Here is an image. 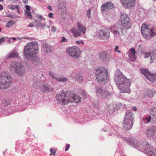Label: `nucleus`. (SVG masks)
I'll return each mask as SVG.
<instances>
[{
  "label": "nucleus",
  "instance_id": "9",
  "mask_svg": "<svg viewBox=\"0 0 156 156\" xmlns=\"http://www.w3.org/2000/svg\"><path fill=\"white\" fill-rule=\"evenodd\" d=\"M121 22L122 27L128 29L131 27V23L129 20V17L123 13L121 14Z\"/></svg>",
  "mask_w": 156,
  "mask_h": 156
},
{
  "label": "nucleus",
  "instance_id": "27",
  "mask_svg": "<svg viewBox=\"0 0 156 156\" xmlns=\"http://www.w3.org/2000/svg\"><path fill=\"white\" fill-rule=\"evenodd\" d=\"M18 55V54L16 52L14 51L8 54L6 58L7 59H9L10 58L16 57Z\"/></svg>",
  "mask_w": 156,
  "mask_h": 156
},
{
  "label": "nucleus",
  "instance_id": "55",
  "mask_svg": "<svg viewBox=\"0 0 156 156\" xmlns=\"http://www.w3.org/2000/svg\"><path fill=\"white\" fill-rule=\"evenodd\" d=\"M133 109L135 111H136L137 110V108L136 107H133Z\"/></svg>",
  "mask_w": 156,
  "mask_h": 156
},
{
  "label": "nucleus",
  "instance_id": "42",
  "mask_svg": "<svg viewBox=\"0 0 156 156\" xmlns=\"http://www.w3.org/2000/svg\"><path fill=\"white\" fill-rule=\"evenodd\" d=\"M81 94L82 96H83V97L86 98L87 97V93L84 91H83Z\"/></svg>",
  "mask_w": 156,
  "mask_h": 156
},
{
  "label": "nucleus",
  "instance_id": "28",
  "mask_svg": "<svg viewBox=\"0 0 156 156\" xmlns=\"http://www.w3.org/2000/svg\"><path fill=\"white\" fill-rule=\"evenodd\" d=\"M147 92V95L151 98L153 97L156 94V92L153 90H148Z\"/></svg>",
  "mask_w": 156,
  "mask_h": 156
},
{
  "label": "nucleus",
  "instance_id": "34",
  "mask_svg": "<svg viewBox=\"0 0 156 156\" xmlns=\"http://www.w3.org/2000/svg\"><path fill=\"white\" fill-rule=\"evenodd\" d=\"M50 151L51 152L50 155H53L54 156H55V153H56V150L55 149H50Z\"/></svg>",
  "mask_w": 156,
  "mask_h": 156
},
{
  "label": "nucleus",
  "instance_id": "49",
  "mask_svg": "<svg viewBox=\"0 0 156 156\" xmlns=\"http://www.w3.org/2000/svg\"><path fill=\"white\" fill-rule=\"evenodd\" d=\"M5 39L4 37H2L0 39V44L3 42L5 41Z\"/></svg>",
  "mask_w": 156,
  "mask_h": 156
},
{
  "label": "nucleus",
  "instance_id": "11",
  "mask_svg": "<svg viewBox=\"0 0 156 156\" xmlns=\"http://www.w3.org/2000/svg\"><path fill=\"white\" fill-rule=\"evenodd\" d=\"M99 38L104 40L105 41H108L109 37L110 32L106 28H104L99 31Z\"/></svg>",
  "mask_w": 156,
  "mask_h": 156
},
{
  "label": "nucleus",
  "instance_id": "14",
  "mask_svg": "<svg viewBox=\"0 0 156 156\" xmlns=\"http://www.w3.org/2000/svg\"><path fill=\"white\" fill-rule=\"evenodd\" d=\"M156 132V126H152L145 131L146 136L148 137L153 136Z\"/></svg>",
  "mask_w": 156,
  "mask_h": 156
},
{
  "label": "nucleus",
  "instance_id": "54",
  "mask_svg": "<svg viewBox=\"0 0 156 156\" xmlns=\"http://www.w3.org/2000/svg\"><path fill=\"white\" fill-rule=\"evenodd\" d=\"M48 8L51 11L52 10V8L50 6H49V5L48 6Z\"/></svg>",
  "mask_w": 156,
  "mask_h": 156
},
{
  "label": "nucleus",
  "instance_id": "5",
  "mask_svg": "<svg viewBox=\"0 0 156 156\" xmlns=\"http://www.w3.org/2000/svg\"><path fill=\"white\" fill-rule=\"evenodd\" d=\"M11 76L7 73L3 72L0 75V88L4 89L7 88L12 81Z\"/></svg>",
  "mask_w": 156,
  "mask_h": 156
},
{
  "label": "nucleus",
  "instance_id": "64",
  "mask_svg": "<svg viewBox=\"0 0 156 156\" xmlns=\"http://www.w3.org/2000/svg\"><path fill=\"white\" fill-rule=\"evenodd\" d=\"M1 31V28H0V32Z\"/></svg>",
  "mask_w": 156,
  "mask_h": 156
},
{
  "label": "nucleus",
  "instance_id": "23",
  "mask_svg": "<svg viewBox=\"0 0 156 156\" xmlns=\"http://www.w3.org/2000/svg\"><path fill=\"white\" fill-rule=\"evenodd\" d=\"M136 51L134 49L131 48L129 50V56L131 61H134L136 59Z\"/></svg>",
  "mask_w": 156,
  "mask_h": 156
},
{
  "label": "nucleus",
  "instance_id": "10",
  "mask_svg": "<svg viewBox=\"0 0 156 156\" xmlns=\"http://www.w3.org/2000/svg\"><path fill=\"white\" fill-rule=\"evenodd\" d=\"M67 52L70 56L78 58L81 54L80 48L76 46H73L69 48L67 51Z\"/></svg>",
  "mask_w": 156,
  "mask_h": 156
},
{
  "label": "nucleus",
  "instance_id": "3",
  "mask_svg": "<svg viewBox=\"0 0 156 156\" xmlns=\"http://www.w3.org/2000/svg\"><path fill=\"white\" fill-rule=\"evenodd\" d=\"M38 49V44L32 42L26 45L24 49V55L26 58H32L33 55L37 52Z\"/></svg>",
  "mask_w": 156,
  "mask_h": 156
},
{
  "label": "nucleus",
  "instance_id": "40",
  "mask_svg": "<svg viewBox=\"0 0 156 156\" xmlns=\"http://www.w3.org/2000/svg\"><path fill=\"white\" fill-rule=\"evenodd\" d=\"M4 103L5 104V106H7L10 103V101L7 100H4Z\"/></svg>",
  "mask_w": 156,
  "mask_h": 156
},
{
  "label": "nucleus",
  "instance_id": "31",
  "mask_svg": "<svg viewBox=\"0 0 156 156\" xmlns=\"http://www.w3.org/2000/svg\"><path fill=\"white\" fill-rule=\"evenodd\" d=\"M151 120V116H149L148 117H146L145 118L143 119V122L145 124H147L149 123Z\"/></svg>",
  "mask_w": 156,
  "mask_h": 156
},
{
  "label": "nucleus",
  "instance_id": "36",
  "mask_svg": "<svg viewBox=\"0 0 156 156\" xmlns=\"http://www.w3.org/2000/svg\"><path fill=\"white\" fill-rule=\"evenodd\" d=\"M25 13L27 16L28 18H30L32 17V16L30 11H26Z\"/></svg>",
  "mask_w": 156,
  "mask_h": 156
},
{
  "label": "nucleus",
  "instance_id": "39",
  "mask_svg": "<svg viewBox=\"0 0 156 156\" xmlns=\"http://www.w3.org/2000/svg\"><path fill=\"white\" fill-rule=\"evenodd\" d=\"M114 106L113 105H108L107 107V109L109 110H112L114 108Z\"/></svg>",
  "mask_w": 156,
  "mask_h": 156
},
{
  "label": "nucleus",
  "instance_id": "50",
  "mask_svg": "<svg viewBox=\"0 0 156 156\" xmlns=\"http://www.w3.org/2000/svg\"><path fill=\"white\" fill-rule=\"evenodd\" d=\"M34 26V24L32 22H31L28 25V27H33Z\"/></svg>",
  "mask_w": 156,
  "mask_h": 156
},
{
  "label": "nucleus",
  "instance_id": "35",
  "mask_svg": "<svg viewBox=\"0 0 156 156\" xmlns=\"http://www.w3.org/2000/svg\"><path fill=\"white\" fill-rule=\"evenodd\" d=\"M156 58V54H154V55H152L151 58V61L150 63H152L154 61V60Z\"/></svg>",
  "mask_w": 156,
  "mask_h": 156
},
{
  "label": "nucleus",
  "instance_id": "53",
  "mask_svg": "<svg viewBox=\"0 0 156 156\" xmlns=\"http://www.w3.org/2000/svg\"><path fill=\"white\" fill-rule=\"evenodd\" d=\"M23 2L25 4H27L28 2V1L27 0H24Z\"/></svg>",
  "mask_w": 156,
  "mask_h": 156
},
{
  "label": "nucleus",
  "instance_id": "45",
  "mask_svg": "<svg viewBox=\"0 0 156 156\" xmlns=\"http://www.w3.org/2000/svg\"><path fill=\"white\" fill-rule=\"evenodd\" d=\"M56 30V28L55 27L53 26L52 27L51 31L52 32H55Z\"/></svg>",
  "mask_w": 156,
  "mask_h": 156
},
{
  "label": "nucleus",
  "instance_id": "15",
  "mask_svg": "<svg viewBox=\"0 0 156 156\" xmlns=\"http://www.w3.org/2000/svg\"><path fill=\"white\" fill-rule=\"evenodd\" d=\"M126 31V30L124 28V27H121L116 28L112 31V32L114 36L119 37H120Z\"/></svg>",
  "mask_w": 156,
  "mask_h": 156
},
{
  "label": "nucleus",
  "instance_id": "13",
  "mask_svg": "<svg viewBox=\"0 0 156 156\" xmlns=\"http://www.w3.org/2000/svg\"><path fill=\"white\" fill-rule=\"evenodd\" d=\"M141 72L147 79L152 82L156 80V74H152L148 70L145 69H142Z\"/></svg>",
  "mask_w": 156,
  "mask_h": 156
},
{
  "label": "nucleus",
  "instance_id": "20",
  "mask_svg": "<svg viewBox=\"0 0 156 156\" xmlns=\"http://www.w3.org/2000/svg\"><path fill=\"white\" fill-rule=\"evenodd\" d=\"M70 32L72 33L73 36L75 37H77L81 35L80 32L75 27L71 28Z\"/></svg>",
  "mask_w": 156,
  "mask_h": 156
},
{
  "label": "nucleus",
  "instance_id": "48",
  "mask_svg": "<svg viewBox=\"0 0 156 156\" xmlns=\"http://www.w3.org/2000/svg\"><path fill=\"white\" fill-rule=\"evenodd\" d=\"M70 147V145L69 144H67L66 146V148L65 149V151H68L69 149V148Z\"/></svg>",
  "mask_w": 156,
  "mask_h": 156
},
{
  "label": "nucleus",
  "instance_id": "62",
  "mask_svg": "<svg viewBox=\"0 0 156 156\" xmlns=\"http://www.w3.org/2000/svg\"><path fill=\"white\" fill-rule=\"evenodd\" d=\"M16 8L17 9V8H18V6L16 5Z\"/></svg>",
  "mask_w": 156,
  "mask_h": 156
},
{
  "label": "nucleus",
  "instance_id": "30",
  "mask_svg": "<svg viewBox=\"0 0 156 156\" xmlns=\"http://www.w3.org/2000/svg\"><path fill=\"white\" fill-rule=\"evenodd\" d=\"M15 23L13 21L10 20L7 23L5 27H9L12 26Z\"/></svg>",
  "mask_w": 156,
  "mask_h": 156
},
{
  "label": "nucleus",
  "instance_id": "60",
  "mask_svg": "<svg viewBox=\"0 0 156 156\" xmlns=\"http://www.w3.org/2000/svg\"><path fill=\"white\" fill-rule=\"evenodd\" d=\"M80 43L81 44H84V42L83 41H80Z\"/></svg>",
  "mask_w": 156,
  "mask_h": 156
},
{
  "label": "nucleus",
  "instance_id": "56",
  "mask_svg": "<svg viewBox=\"0 0 156 156\" xmlns=\"http://www.w3.org/2000/svg\"><path fill=\"white\" fill-rule=\"evenodd\" d=\"M76 44H80V41H76Z\"/></svg>",
  "mask_w": 156,
  "mask_h": 156
},
{
  "label": "nucleus",
  "instance_id": "17",
  "mask_svg": "<svg viewBox=\"0 0 156 156\" xmlns=\"http://www.w3.org/2000/svg\"><path fill=\"white\" fill-rule=\"evenodd\" d=\"M146 151L150 156H156V150L153 146L147 144Z\"/></svg>",
  "mask_w": 156,
  "mask_h": 156
},
{
  "label": "nucleus",
  "instance_id": "41",
  "mask_svg": "<svg viewBox=\"0 0 156 156\" xmlns=\"http://www.w3.org/2000/svg\"><path fill=\"white\" fill-rule=\"evenodd\" d=\"M90 12L91 10L90 9H88L87 11V15L89 18L90 17Z\"/></svg>",
  "mask_w": 156,
  "mask_h": 156
},
{
  "label": "nucleus",
  "instance_id": "46",
  "mask_svg": "<svg viewBox=\"0 0 156 156\" xmlns=\"http://www.w3.org/2000/svg\"><path fill=\"white\" fill-rule=\"evenodd\" d=\"M48 17L51 18H52L53 17V14L52 13H49L48 14Z\"/></svg>",
  "mask_w": 156,
  "mask_h": 156
},
{
  "label": "nucleus",
  "instance_id": "12",
  "mask_svg": "<svg viewBox=\"0 0 156 156\" xmlns=\"http://www.w3.org/2000/svg\"><path fill=\"white\" fill-rule=\"evenodd\" d=\"M36 84H34V87H36V85H37V86H39L40 87L41 90L43 92H49L52 90V88L49 87V85L47 84L43 83H40L37 82Z\"/></svg>",
  "mask_w": 156,
  "mask_h": 156
},
{
  "label": "nucleus",
  "instance_id": "8",
  "mask_svg": "<svg viewBox=\"0 0 156 156\" xmlns=\"http://www.w3.org/2000/svg\"><path fill=\"white\" fill-rule=\"evenodd\" d=\"M11 69H13L15 72L19 76H22L25 72L24 66L22 65H20L16 62H11L9 65Z\"/></svg>",
  "mask_w": 156,
  "mask_h": 156
},
{
  "label": "nucleus",
  "instance_id": "7",
  "mask_svg": "<svg viewBox=\"0 0 156 156\" xmlns=\"http://www.w3.org/2000/svg\"><path fill=\"white\" fill-rule=\"evenodd\" d=\"M133 114L131 112L127 111L126 113L122 123V126L124 129H129L132 128L133 124Z\"/></svg>",
  "mask_w": 156,
  "mask_h": 156
},
{
  "label": "nucleus",
  "instance_id": "51",
  "mask_svg": "<svg viewBox=\"0 0 156 156\" xmlns=\"http://www.w3.org/2000/svg\"><path fill=\"white\" fill-rule=\"evenodd\" d=\"M37 17L38 19L41 20L42 18V16L41 15H37Z\"/></svg>",
  "mask_w": 156,
  "mask_h": 156
},
{
  "label": "nucleus",
  "instance_id": "19",
  "mask_svg": "<svg viewBox=\"0 0 156 156\" xmlns=\"http://www.w3.org/2000/svg\"><path fill=\"white\" fill-rule=\"evenodd\" d=\"M49 75L52 77V79H54L59 82H65L67 80L66 78L63 77H57L54 76V74L51 71L50 72Z\"/></svg>",
  "mask_w": 156,
  "mask_h": 156
},
{
  "label": "nucleus",
  "instance_id": "61",
  "mask_svg": "<svg viewBox=\"0 0 156 156\" xmlns=\"http://www.w3.org/2000/svg\"><path fill=\"white\" fill-rule=\"evenodd\" d=\"M112 134L111 133H109V135L110 136H112Z\"/></svg>",
  "mask_w": 156,
  "mask_h": 156
},
{
  "label": "nucleus",
  "instance_id": "1",
  "mask_svg": "<svg viewBox=\"0 0 156 156\" xmlns=\"http://www.w3.org/2000/svg\"><path fill=\"white\" fill-rule=\"evenodd\" d=\"M114 79L121 93H130L131 91L129 87L132 83L131 80L126 78L119 70L116 71Z\"/></svg>",
  "mask_w": 156,
  "mask_h": 156
},
{
  "label": "nucleus",
  "instance_id": "52",
  "mask_svg": "<svg viewBox=\"0 0 156 156\" xmlns=\"http://www.w3.org/2000/svg\"><path fill=\"white\" fill-rule=\"evenodd\" d=\"M9 9L13 10H14L15 9V8L14 7L13 5H11Z\"/></svg>",
  "mask_w": 156,
  "mask_h": 156
},
{
  "label": "nucleus",
  "instance_id": "18",
  "mask_svg": "<svg viewBox=\"0 0 156 156\" xmlns=\"http://www.w3.org/2000/svg\"><path fill=\"white\" fill-rule=\"evenodd\" d=\"M126 141L128 142H129L134 147H137L140 145L139 142L136 140L130 137L127 139Z\"/></svg>",
  "mask_w": 156,
  "mask_h": 156
},
{
  "label": "nucleus",
  "instance_id": "43",
  "mask_svg": "<svg viewBox=\"0 0 156 156\" xmlns=\"http://www.w3.org/2000/svg\"><path fill=\"white\" fill-rule=\"evenodd\" d=\"M67 41V39H66L64 37H62V39L61 40L60 42L61 43L63 42H66Z\"/></svg>",
  "mask_w": 156,
  "mask_h": 156
},
{
  "label": "nucleus",
  "instance_id": "32",
  "mask_svg": "<svg viewBox=\"0 0 156 156\" xmlns=\"http://www.w3.org/2000/svg\"><path fill=\"white\" fill-rule=\"evenodd\" d=\"M103 90L101 87H96V94L98 95H99L101 94Z\"/></svg>",
  "mask_w": 156,
  "mask_h": 156
},
{
  "label": "nucleus",
  "instance_id": "57",
  "mask_svg": "<svg viewBox=\"0 0 156 156\" xmlns=\"http://www.w3.org/2000/svg\"><path fill=\"white\" fill-rule=\"evenodd\" d=\"M3 9V6L2 5H0V10H2Z\"/></svg>",
  "mask_w": 156,
  "mask_h": 156
},
{
  "label": "nucleus",
  "instance_id": "38",
  "mask_svg": "<svg viewBox=\"0 0 156 156\" xmlns=\"http://www.w3.org/2000/svg\"><path fill=\"white\" fill-rule=\"evenodd\" d=\"M114 51L119 53H121V51L119 50V47L118 45L115 46L114 49Z\"/></svg>",
  "mask_w": 156,
  "mask_h": 156
},
{
  "label": "nucleus",
  "instance_id": "58",
  "mask_svg": "<svg viewBox=\"0 0 156 156\" xmlns=\"http://www.w3.org/2000/svg\"><path fill=\"white\" fill-rule=\"evenodd\" d=\"M45 26V24L44 23H43L41 25V27H44Z\"/></svg>",
  "mask_w": 156,
  "mask_h": 156
},
{
  "label": "nucleus",
  "instance_id": "63",
  "mask_svg": "<svg viewBox=\"0 0 156 156\" xmlns=\"http://www.w3.org/2000/svg\"><path fill=\"white\" fill-rule=\"evenodd\" d=\"M4 0H0V2H2V1H3Z\"/></svg>",
  "mask_w": 156,
  "mask_h": 156
},
{
  "label": "nucleus",
  "instance_id": "6",
  "mask_svg": "<svg viewBox=\"0 0 156 156\" xmlns=\"http://www.w3.org/2000/svg\"><path fill=\"white\" fill-rule=\"evenodd\" d=\"M141 33L143 37L147 40L150 39L156 34L155 31L144 23L141 26Z\"/></svg>",
  "mask_w": 156,
  "mask_h": 156
},
{
  "label": "nucleus",
  "instance_id": "26",
  "mask_svg": "<svg viewBox=\"0 0 156 156\" xmlns=\"http://www.w3.org/2000/svg\"><path fill=\"white\" fill-rule=\"evenodd\" d=\"M101 94H100L99 96H101L104 97H105L107 96H110L112 94V92H109L107 90H103L101 92Z\"/></svg>",
  "mask_w": 156,
  "mask_h": 156
},
{
  "label": "nucleus",
  "instance_id": "21",
  "mask_svg": "<svg viewBox=\"0 0 156 156\" xmlns=\"http://www.w3.org/2000/svg\"><path fill=\"white\" fill-rule=\"evenodd\" d=\"M43 49L45 53H48L51 52L52 51V48L51 46L46 43L43 44Z\"/></svg>",
  "mask_w": 156,
  "mask_h": 156
},
{
  "label": "nucleus",
  "instance_id": "16",
  "mask_svg": "<svg viewBox=\"0 0 156 156\" xmlns=\"http://www.w3.org/2000/svg\"><path fill=\"white\" fill-rule=\"evenodd\" d=\"M122 5L126 8L132 7L135 5V0H120Z\"/></svg>",
  "mask_w": 156,
  "mask_h": 156
},
{
  "label": "nucleus",
  "instance_id": "25",
  "mask_svg": "<svg viewBox=\"0 0 156 156\" xmlns=\"http://www.w3.org/2000/svg\"><path fill=\"white\" fill-rule=\"evenodd\" d=\"M108 53L106 52H102L100 53L99 54L100 57L101 59L104 61L107 58Z\"/></svg>",
  "mask_w": 156,
  "mask_h": 156
},
{
  "label": "nucleus",
  "instance_id": "44",
  "mask_svg": "<svg viewBox=\"0 0 156 156\" xmlns=\"http://www.w3.org/2000/svg\"><path fill=\"white\" fill-rule=\"evenodd\" d=\"M34 21L37 26H40L41 23L40 22L37 20H34Z\"/></svg>",
  "mask_w": 156,
  "mask_h": 156
},
{
  "label": "nucleus",
  "instance_id": "59",
  "mask_svg": "<svg viewBox=\"0 0 156 156\" xmlns=\"http://www.w3.org/2000/svg\"><path fill=\"white\" fill-rule=\"evenodd\" d=\"M10 39H12L13 40L15 41V40H16V38L15 37H12V38H11Z\"/></svg>",
  "mask_w": 156,
  "mask_h": 156
},
{
  "label": "nucleus",
  "instance_id": "24",
  "mask_svg": "<svg viewBox=\"0 0 156 156\" xmlns=\"http://www.w3.org/2000/svg\"><path fill=\"white\" fill-rule=\"evenodd\" d=\"M72 76L74 78H75L76 81L79 82H81L83 80V79L82 76L79 73H73Z\"/></svg>",
  "mask_w": 156,
  "mask_h": 156
},
{
  "label": "nucleus",
  "instance_id": "33",
  "mask_svg": "<svg viewBox=\"0 0 156 156\" xmlns=\"http://www.w3.org/2000/svg\"><path fill=\"white\" fill-rule=\"evenodd\" d=\"M108 7V10L111 9H112L113 8H114L113 5L110 2H107Z\"/></svg>",
  "mask_w": 156,
  "mask_h": 156
},
{
  "label": "nucleus",
  "instance_id": "4",
  "mask_svg": "<svg viewBox=\"0 0 156 156\" xmlns=\"http://www.w3.org/2000/svg\"><path fill=\"white\" fill-rule=\"evenodd\" d=\"M96 79L100 83H107L108 81V71L103 67H99L95 71Z\"/></svg>",
  "mask_w": 156,
  "mask_h": 156
},
{
  "label": "nucleus",
  "instance_id": "2",
  "mask_svg": "<svg viewBox=\"0 0 156 156\" xmlns=\"http://www.w3.org/2000/svg\"><path fill=\"white\" fill-rule=\"evenodd\" d=\"M56 98L59 103L62 105H67L74 101L78 103L81 101L80 96L76 94L72 91H67V93L62 92L61 94H57Z\"/></svg>",
  "mask_w": 156,
  "mask_h": 156
},
{
  "label": "nucleus",
  "instance_id": "47",
  "mask_svg": "<svg viewBox=\"0 0 156 156\" xmlns=\"http://www.w3.org/2000/svg\"><path fill=\"white\" fill-rule=\"evenodd\" d=\"M26 9L27 10V11H30V6L29 5H26L25 6Z\"/></svg>",
  "mask_w": 156,
  "mask_h": 156
},
{
  "label": "nucleus",
  "instance_id": "37",
  "mask_svg": "<svg viewBox=\"0 0 156 156\" xmlns=\"http://www.w3.org/2000/svg\"><path fill=\"white\" fill-rule=\"evenodd\" d=\"M151 55V53L148 52H145L143 54V55L145 58H147L149 57Z\"/></svg>",
  "mask_w": 156,
  "mask_h": 156
},
{
  "label": "nucleus",
  "instance_id": "29",
  "mask_svg": "<svg viewBox=\"0 0 156 156\" xmlns=\"http://www.w3.org/2000/svg\"><path fill=\"white\" fill-rule=\"evenodd\" d=\"M107 2H106L105 4H103L101 6V9L103 11H107L108 10V7Z\"/></svg>",
  "mask_w": 156,
  "mask_h": 156
},
{
  "label": "nucleus",
  "instance_id": "22",
  "mask_svg": "<svg viewBox=\"0 0 156 156\" xmlns=\"http://www.w3.org/2000/svg\"><path fill=\"white\" fill-rule=\"evenodd\" d=\"M77 27L80 32L85 34L86 31L85 27L80 22H78L76 23Z\"/></svg>",
  "mask_w": 156,
  "mask_h": 156
}]
</instances>
